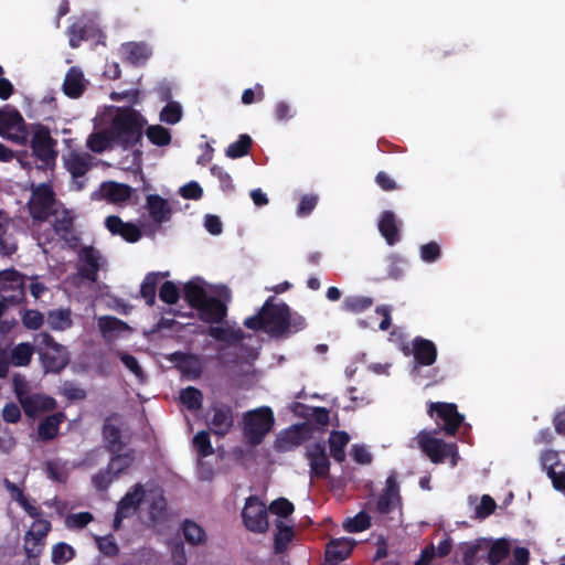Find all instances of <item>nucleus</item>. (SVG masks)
Instances as JSON below:
<instances>
[{
    "mask_svg": "<svg viewBox=\"0 0 565 565\" xmlns=\"http://www.w3.org/2000/svg\"><path fill=\"white\" fill-rule=\"evenodd\" d=\"M274 296L268 297L258 312L247 317L243 324L254 331H265L275 338H284L307 328L303 316L292 312L286 302H275Z\"/></svg>",
    "mask_w": 565,
    "mask_h": 565,
    "instance_id": "nucleus-1",
    "label": "nucleus"
},
{
    "mask_svg": "<svg viewBox=\"0 0 565 565\" xmlns=\"http://www.w3.org/2000/svg\"><path fill=\"white\" fill-rule=\"evenodd\" d=\"M146 125V118L131 106L118 107L109 125L114 143L125 150L134 148L141 141Z\"/></svg>",
    "mask_w": 565,
    "mask_h": 565,
    "instance_id": "nucleus-2",
    "label": "nucleus"
},
{
    "mask_svg": "<svg viewBox=\"0 0 565 565\" xmlns=\"http://www.w3.org/2000/svg\"><path fill=\"white\" fill-rule=\"evenodd\" d=\"M275 424L270 407L263 406L248 411L243 416V433L250 445H259Z\"/></svg>",
    "mask_w": 565,
    "mask_h": 565,
    "instance_id": "nucleus-3",
    "label": "nucleus"
},
{
    "mask_svg": "<svg viewBox=\"0 0 565 565\" xmlns=\"http://www.w3.org/2000/svg\"><path fill=\"white\" fill-rule=\"evenodd\" d=\"M56 145L57 141L52 138L46 126H35L30 147L34 158L41 162L36 166L38 169L46 170L47 168H53L55 166L57 157V151L55 150Z\"/></svg>",
    "mask_w": 565,
    "mask_h": 565,
    "instance_id": "nucleus-4",
    "label": "nucleus"
},
{
    "mask_svg": "<svg viewBox=\"0 0 565 565\" xmlns=\"http://www.w3.org/2000/svg\"><path fill=\"white\" fill-rule=\"evenodd\" d=\"M56 203L53 186L50 183H40L31 185V196L28 202L30 216L38 222L47 221L53 215V209Z\"/></svg>",
    "mask_w": 565,
    "mask_h": 565,
    "instance_id": "nucleus-5",
    "label": "nucleus"
},
{
    "mask_svg": "<svg viewBox=\"0 0 565 565\" xmlns=\"http://www.w3.org/2000/svg\"><path fill=\"white\" fill-rule=\"evenodd\" d=\"M0 292L3 301L19 305L25 299V275L14 268L0 271Z\"/></svg>",
    "mask_w": 565,
    "mask_h": 565,
    "instance_id": "nucleus-6",
    "label": "nucleus"
},
{
    "mask_svg": "<svg viewBox=\"0 0 565 565\" xmlns=\"http://www.w3.org/2000/svg\"><path fill=\"white\" fill-rule=\"evenodd\" d=\"M265 504L256 495L246 499L242 510V520L244 526L254 533H265L269 523Z\"/></svg>",
    "mask_w": 565,
    "mask_h": 565,
    "instance_id": "nucleus-7",
    "label": "nucleus"
},
{
    "mask_svg": "<svg viewBox=\"0 0 565 565\" xmlns=\"http://www.w3.org/2000/svg\"><path fill=\"white\" fill-rule=\"evenodd\" d=\"M0 135L20 145L26 142V126L19 110L0 109Z\"/></svg>",
    "mask_w": 565,
    "mask_h": 565,
    "instance_id": "nucleus-8",
    "label": "nucleus"
},
{
    "mask_svg": "<svg viewBox=\"0 0 565 565\" xmlns=\"http://www.w3.org/2000/svg\"><path fill=\"white\" fill-rule=\"evenodd\" d=\"M430 417L436 416L437 422H443V429L447 435L454 436L461 426L465 417L458 412L457 405L445 402H430L428 405Z\"/></svg>",
    "mask_w": 565,
    "mask_h": 565,
    "instance_id": "nucleus-9",
    "label": "nucleus"
},
{
    "mask_svg": "<svg viewBox=\"0 0 565 565\" xmlns=\"http://www.w3.org/2000/svg\"><path fill=\"white\" fill-rule=\"evenodd\" d=\"M422 451L434 462H444L449 456L456 455V445L446 444L444 440L433 437L429 433L420 431L417 435Z\"/></svg>",
    "mask_w": 565,
    "mask_h": 565,
    "instance_id": "nucleus-10",
    "label": "nucleus"
},
{
    "mask_svg": "<svg viewBox=\"0 0 565 565\" xmlns=\"http://www.w3.org/2000/svg\"><path fill=\"white\" fill-rule=\"evenodd\" d=\"M402 351L406 356L413 354L415 362L414 370L418 366L433 365L436 362L438 354L436 344L431 340L419 335L412 340V348L405 344L403 345Z\"/></svg>",
    "mask_w": 565,
    "mask_h": 565,
    "instance_id": "nucleus-11",
    "label": "nucleus"
},
{
    "mask_svg": "<svg viewBox=\"0 0 565 565\" xmlns=\"http://www.w3.org/2000/svg\"><path fill=\"white\" fill-rule=\"evenodd\" d=\"M306 458L309 461L310 475L319 479H326L330 472V461L326 452L323 441H317L306 447Z\"/></svg>",
    "mask_w": 565,
    "mask_h": 565,
    "instance_id": "nucleus-12",
    "label": "nucleus"
},
{
    "mask_svg": "<svg viewBox=\"0 0 565 565\" xmlns=\"http://www.w3.org/2000/svg\"><path fill=\"white\" fill-rule=\"evenodd\" d=\"M402 505L399 486L395 473H391L385 481V488L376 501V511L380 514H388L395 508Z\"/></svg>",
    "mask_w": 565,
    "mask_h": 565,
    "instance_id": "nucleus-13",
    "label": "nucleus"
},
{
    "mask_svg": "<svg viewBox=\"0 0 565 565\" xmlns=\"http://www.w3.org/2000/svg\"><path fill=\"white\" fill-rule=\"evenodd\" d=\"M118 420L119 415L115 413L107 416L103 424L102 435L108 452H119L125 446L121 440V428Z\"/></svg>",
    "mask_w": 565,
    "mask_h": 565,
    "instance_id": "nucleus-14",
    "label": "nucleus"
},
{
    "mask_svg": "<svg viewBox=\"0 0 565 565\" xmlns=\"http://www.w3.org/2000/svg\"><path fill=\"white\" fill-rule=\"evenodd\" d=\"M401 227L402 221L396 217L393 211L386 210L382 212L377 228L387 245L394 246L401 241Z\"/></svg>",
    "mask_w": 565,
    "mask_h": 565,
    "instance_id": "nucleus-15",
    "label": "nucleus"
},
{
    "mask_svg": "<svg viewBox=\"0 0 565 565\" xmlns=\"http://www.w3.org/2000/svg\"><path fill=\"white\" fill-rule=\"evenodd\" d=\"M20 405L26 416L35 417L40 413L54 411L57 406V403L52 396L41 393H29L20 402Z\"/></svg>",
    "mask_w": 565,
    "mask_h": 565,
    "instance_id": "nucleus-16",
    "label": "nucleus"
},
{
    "mask_svg": "<svg viewBox=\"0 0 565 565\" xmlns=\"http://www.w3.org/2000/svg\"><path fill=\"white\" fill-rule=\"evenodd\" d=\"M201 321L210 324L222 323L227 316V306L215 297H210L196 309Z\"/></svg>",
    "mask_w": 565,
    "mask_h": 565,
    "instance_id": "nucleus-17",
    "label": "nucleus"
},
{
    "mask_svg": "<svg viewBox=\"0 0 565 565\" xmlns=\"http://www.w3.org/2000/svg\"><path fill=\"white\" fill-rule=\"evenodd\" d=\"M105 226L113 235H118L128 243H136L142 236L139 226L131 222H124L118 215L107 216Z\"/></svg>",
    "mask_w": 565,
    "mask_h": 565,
    "instance_id": "nucleus-18",
    "label": "nucleus"
},
{
    "mask_svg": "<svg viewBox=\"0 0 565 565\" xmlns=\"http://www.w3.org/2000/svg\"><path fill=\"white\" fill-rule=\"evenodd\" d=\"M95 157L88 152L72 150L64 157V167L74 180L84 177L94 166Z\"/></svg>",
    "mask_w": 565,
    "mask_h": 565,
    "instance_id": "nucleus-19",
    "label": "nucleus"
},
{
    "mask_svg": "<svg viewBox=\"0 0 565 565\" xmlns=\"http://www.w3.org/2000/svg\"><path fill=\"white\" fill-rule=\"evenodd\" d=\"M79 258L82 265L78 267V275L90 282H96L100 269L99 252L93 246H86L82 248Z\"/></svg>",
    "mask_w": 565,
    "mask_h": 565,
    "instance_id": "nucleus-20",
    "label": "nucleus"
},
{
    "mask_svg": "<svg viewBox=\"0 0 565 565\" xmlns=\"http://www.w3.org/2000/svg\"><path fill=\"white\" fill-rule=\"evenodd\" d=\"M354 547V542L345 539H333L327 544L324 558L328 565H338L339 562L347 559Z\"/></svg>",
    "mask_w": 565,
    "mask_h": 565,
    "instance_id": "nucleus-21",
    "label": "nucleus"
},
{
    "mask_svg": "<svg viewBox=\"0 0 565 565\" xmlns=\"http://www.w3.org/2000/svg\"><path fill=\"white\" fill-rule=\"evenodd\" d=\"M233 409L226 404H221L213 407V415L211 418L212 431L218 436H225L233 427Z\"/></svg>",
    "mask_w": 565,
    "mask_h": 565,
    "instance_id": "nucleus-22",
    "label": "nucleus"
},
{
    "mask_svg": "<svg viewBox=\"0 0 565 565\" xmlns=\"http://www.w3.org/2000/svg\"><path fill=\"white\" fill-rule=\"evenodd\" d=\"M146 207L150 218L157 224H162L171 218L172 209L169 202L158 194L147 196Z\"/></svg>",
    "mask_w": 565,
    "mask_h": 565,
    "instance_id": "nucleus-23",
    "label": "nucleus"
},
{
    "mask_svg": "<svg viewBox=\"0 0 565 565\" xmlns=\"http://www.w3.org/2000/svg\"><path fill=\"white\" fill-rule=\"evenodd\" d=\"M39 354L46 373H60L68 363L63 345L40 352Z\"/></svg>",
    "mask_w": 565,
    "mask_h": 565,
    "instance_id": "nucleus-24",
    "label": "nucleus"
},
{
    "mask_svg": "<svg viewBox=\"0 0 565 565\" xmlns=\"http://www.w3.org/2000/svg\"><path fill=\"white\" fill-rule=\"evenodd\" d=\"M66 420L64 412H56L47 415L44 419L39 423L38 426V438L41 441H51L58 435L60 426Z\"/></svg>",
    "mask_w": 565,
    "mask_h": 565,
    "instance_id": "nucleus-25",
    "label": "nucleus"
},
{
    "mask_svg": "<svg viewBox=\"0 0 565 565\" xmlns=\"http://www.w3.org/2000/svg\"><path fill=\"white\" fill-rule=\"evenodd\" d=\"M146 495L145 487L141 483H137L132 487L130 491H128L118 502L117 509L119 510V513L131 516L135 514L140 504L142 503Z\"/></svg>",
    "mask_w": 565,
    "mask_h": 565,
    "instance_id": "nucleus-26",
    "label": "nucleus"
},
{
    "mask_svg": "<svg viewBox=\"0 0 565 565\" xmlns=\"http://www.w3.org/2000/svg\"><path fill=\"white\" fill-rule=\"evenodd\" d=\"M54 214L53 230L56 235L65 242L70 243L74 241L76 243L78 238L73 235L74 216L72 212L64 209L62 212H55Z\"/></svg>",
    "mask_w": 565,
    "mask_h": 565,
    "instance_id": "nucleus-27",
    "label": "nucleus"
},
{
    "mask_svg": "<svg viewBox=\"0 0 565 565\" xmlns=\"http://www.w3.org/2000/svg\"><path fill=\"white\" fill-rule=\"evenodd\" d=\"M85 89L83 72L75 66L71 67L63 82L64 94L70 98L76 99L84 94Z\"/></svg>",
    "mask_w": 565,
    "mask_h": 565,
    "instance_id": "nucleus-28",
    "label": "nucleus"
},
{
    "mask_svg": "<svg viewBox=\"0 0 565 565\" xmlns=\"http://www.w3.org/2000/svg\"><path fill=\"white\" fill-rule=\"evenodd\" d=\"M3 487L9 492L11 499L19 503V505L28 513L31 518L41 516L40 508L31 504L29 502L28 497L24 494L23 490L18 487L15 483L10 481L8 478L3 479Z\"/></svg>",
    "mask_w": 565,
    "mask_h": 565,
    "instance_id": "nucleus-29",
    "label": "nucleus"
},
{
    "mask_svg": "<svg viewBox=\"0 0 565 565\" xmlns=\"http://www.w3.org/2000/svg\"><path fill=\"white\" fill-rule=\"evenodd\" d=\"M168 360L174 363L183 373H201L199 356L193 353L175 351L168 355Z\"/></svg>",
    "mask_w": 565,
    "mask_h": 565,
    "instance_id": "nucleus-30",
    "label": "nucleus"
},
{
    "mask_svg": "<svg viewBox=\"0 0 565 565\" xmlns=\"http://www.w3.org/2000/svg\"><path fill=\"white\" fill-rule=\"evenodd\" d=\"M207 334L218 342H224L228 345L238 344L244 338V332L238 329L230 327L211 326L207 329Z\"/></svg>",
    "mask_w": 565,
    "mask_h": 565,
    "instance_id": "nucleus-31",
    "label": "nucleus"
},
{
    "mask_svg": "<svg viewBox=\"0 0 565 565\" xmlns=\"http://www.w3.org/2000/svg\"><path fill=\"white\" fill-rule=\"evenodd\" d=\"M489 547V540L476 539L471 542H462L459 544V550L462 553L463 565H476L480 552L487 551Z\"/></svg>",
    "mask_w": 565,
    "mask_h": 565,
    "instance_id": "nucleus-32",
    "label": "nucleus"
},
{
    "mask_svg": "<svg viewBox=\"0 0 565 565\" xmlns=\"http://www.w3.org/2000/svg\"><path fill=\"white\" fill-rule=\"evenodd\" d=\"M330 456L339 463L345 460V447L350 436L344 430H333L329 436Z\"/></svg>",
    "mask_w": 565,
    "mask_h": 565,
    "instance_id": "nucleus-33",
    "label": "nucleus"
},
{
    "mask_svg": "<svg viewBox=\"0 0 565 565\" xmlns=\"http://www.w3.org/2000/svg\"><path fill=\"white\" fill-rule=\"evenodd\" d=\"M182 291L184 300L195 310L209 298L205 288L198 281H188Z\"/></svg>",
    "mask_w": 565,
    "mask_h": 565,
    "instance_id": "nucleus-34",
    "label": "nucleus"
},
{
    "mask_svg": "<svg viewBox=\"0 0 565 565\" xmlns=\"http://www.w3.org/2000/svg\"><path fill=\"white\" fill-rule=\"evenodd\" d=\"M105 198L113 203H121L130 199L132 188L128 184L115 181L107 182L103 185Z\"/></svg>",
    "mask_w": 565,
    "mask_h": 565,
    "instance_id": "nucleus-35",
    "label": "nucleus"
},
{
    "mask_svg": "<svg viewBox=\"0 0 565 565\" xmlns=\"http://www.w3.org/2000/svg\"><path fill=\"white\" fill-rule=\"evenodd\" d=\"M111 454V457H110V460L108 462L109 465V468L114 470V476L115 477H118L119 475H121L122 472H125L126 470H128L135 459H136V451L135 449H128L127 451L125 452H110Z\"/></svg>",
    "mask_w": 565,
    "mask_h": 565,
    "instance_id": "nucleus-36",
    "label": "nucleus"
},
{
    "mask_svg": "<svg viewBox=\"0 0 565 565\" xmlns=\"http://www.w3.org/2000/svg\"><path fill=\"white\" fill-rule=\"evenodd\" d=\"M276 529L277 531L274 535V551L276 554H282L295 536L294 527L286 525L282 521H277Z\"/></svg>",
    "mask_w": 565,
    "mask_h": 565,
    "instance_id": "nucleus-37",
    "label": "nucleus"
},
{
    "mask_svg": "<svg viewBox=\"0 0 565 565\" xmlns=\"http://www.w3.org/2000/svg\"><path fill=\"white\" fill-rule=\"evenodd\" d=\"M122 51L126 60L135 65L145 63L151 55V51L143 43H127L122 46Z\"/></svg>",
    "mask_w": 565,
    "mask_h": 565,
    "instance_id": "nucleus-38",
    "label": "nucleus"
},
{
    "mask_svg": "<svg viewBox=\"0 0 565 565\" xmlns=\"http://www.w3.org/2000/svg\"><path fill=\"white\" fill-rule=\"evenodd\" d=\"M114 143L109 127L105 130L93 132L88 136L86 146L95 153H102Z\"/></svg>",
    "mask_w": 565,
    "mask_h": 565,
    "instance_id": "nucleus-39",
    "label": "nucleus"
},
{
    "mask_svg": "<svg viewBox=\"0 0 565 565\" xmlns=\"http://www.w3.org/2000/svg\"><path fill=\"white\" fill-rule=\"evenodd\" d=\"M35 347L29 342L17 344L10 353V362L14 366H26L32 360Z\"/></svg>",
    "mask_w": 565,
    "mask_h": 565,
    "instance_id": "nucleus-40",
    "label": "nucleus"
},
{
    "mask_svg": "<svg viewBox=\"0 0 565 565\" xmlns=\"http://www.w3.org/2000/svg\"><path fill=\"white\" fill-rule=\"evenodd\" d=\"M487 551L488 563L490 565H498L509 555L510 545L509 542L504 539H499L494 542L489 541V547Z\"/></svg>",
    "mask_w": 565,
    "mask_h": 565,
    "instance_id": "nucleus-41",
    "label": "nucleus"
},
{
    "mask_svg": "<svg viewBox=\"0 0 565 565\" xmlns=\"http://www.w3.org/2000/svg\"><path fill=\"white\" fill-rule=\"evenodd\" d=\"M47 324L51 329L63 331L72 327L70 309H54L47 312Z\"/></svg>",
    "mask_w": 565,
    "mask_h": 565,
    "instance_id": "nucleus-42",
    "label": "nucleus"
},
{
    "mask_svg": "<svg viewBox=\"0 0 565 565\" xmlns=\"http://www.w3.org/2000/svg\"><path fill=\"white\" fill-rule=\"evenodd\" d=\"M252 145L253 140L249 135H239L236 141L228 145L225 150V154L232 159L245 157L249 153Z\"/></svg>",
    "mask_w": 565,
    "mask_h": 565,
    "instance_id": "nucleus-43",
    "label": "nucleus"
},
{
    "mask_svg": "<svg viewBox=\"0 0 565 565\" xmlns=\"http://www.w3.org/2000/svg\"><path fill=\"white\" fill-rule=\"evenodd\" d=\"M373 305V298L366 296H348L342 302V310L352 313H360Z\"/></svg>",
    "mask_w": 565,
    "mask_h": 565,
    "instance_id": "nucleus-44",
    "label": "nucleus"
},
{
    "mask_svg": "<svg viewBox=\"0 0 565 565\" xmlns=\"http://www.w3.org/2000/svg\"><path fill=\"white\" fill-rule=\"evenodd\" d=\"M183 536L191 545H199L205 542V531L194 521L185 520L182 525Z\"/></svg>",
    "mask_w": 565,
    "mask_h": 565,
    "instance_id": "nucleus-45",
    "label": "nucleus"
},
{
    "mask_svg": "<svg viewBox=\"0 0 565 565\" xmlns=\"http://www.w3.org/2000/svg\"><path fill=\"white\" fill-rule=\"evenodd\" d=\"M159 282V274L149 273L146 275L141 287L140 295L148 306H153L156 301L157 285Z\"/></svg>",
    "mask_w": 565,
    "mask_h": 565,
    "instance_id": "nucleus-46",
    "label": "nucleus"
},
{
    "mask_svg": "<svg viewBox=\"0 0 565 565\" xmlns=\"http://www.w3.org/2000/svg\"><path fill=\"white\" fill-rule=\"evenodd\" d=\"M149 141L158 147H164L171 142L170 130L161 125H151L145 131Z\"/></svg>",
    "mask_w": 565,
    "mask_h": 565,
    "instance_id": "nucleus-47",
    "label": "nucleus"
},
{
    "mask_svg": "<svg viewBox=\"0 0 565 565\" xmlns=\"http://www.w3.org/2000/svg\"><path fill=\"white\" fill-rule=\"evenodd\" d=\"M181 403L190 411H199L202 407L203 394L193 386H188L181 391Z\"/></svg>",
    "mask_w": 565,
    "mask_h": 565,
    "instance_id": "nucleus-48",
    "label": "nucleus"
},
{
    "mask_svg": "<svg viewBox=\"0 0 565 565\" xmlns=\"http://www.w3.org/2000/svg\"><path fill=\"white\" fill-rule=\"evenodd\" d=\"M98 326L103 334L121 332L130 329L125 321L113 316L100 317Z\"/></svg>",
    "mask_w": 565,
    "mask_h": 565,
    "instance_id": "nucleus-49",
    "label": "nucleus"
},
{
    "mask_svg": "<svg viewBox=\"0 0 565 565\" xmlns=\"http://www.w3.org/2000/svg\"><path fill=\"white\" fill-rule=\"evenodd\" d=\"M74 556H75V551L71 545H68L64 542H60V543L53 545L52 558H51L53 564H55V565L65 564V563L70 562Z\"/></svg>",
    "mask_w": 565,
    "mask_h": 565,
    "instance_id": "nucleus-50",
    "label": "nucleus"
},
{
    "mask_svg": "<svg viewBox=\"0 0 565 565\" xmlns=\"http://www.w3.org/2000/svg\"><path fill=\"white\" fill-rule=\"evenodd\" d=\"M21 321L25 329L35 331L44 324V315L35 309H24Z\"/></svg>",
    "mask_w": 565,
    "mask_h": 565,
    "instance_id": "nucleus-51",
    "label": "nucleus"
},
{
    "mask_svg": "<svg viewBox=\"0 0 565 565\" xmlns=\"http://www.w3.org/2000/svg\"><path fill=\"white\" fill-rule=\"evenodd\" d=\"M193 446L201 458L211 456L214 452L210 440V434L205 430H201L194 436Z\"/></svg>",
    "mask_w": 565,
    "mask_h": 565,
    "instance_id": "nucleus-52",
    "label": "nucleus"
},
{
    "mask_svg": "<svg viewBox=\"0 0 565 565\" xmlns=\"http://www.w3.org/2000/svg\"><path fill=\"white\" fill-rule=\"evenodd\" d=\"M115 478L114 470L107 465L105 469L99 470L93 476L92 483L97 491H106Z\"/></svg>",
    "mask_w": 565,
    "mask_h": 565,
    "instance_id": "nucleus-53",
    "label": "nucleus"
},
{
    "mask_svg": "<svg viewBox=\"0 0 565 565\" xmlns=\"http://www.w3.org/2000/svg\"><path fill=\"white\" fill-rule=\"evenodd\" d=\"M371 526V518L365 512H359L344 524V527L350 533L362 532Z\"/></svg>",
    "mask_w": 565,
    "mask_h": 565,
    "instance_id": "nucleus-54",
    "label": "nucleus"
},
{
    "mask_svg": "<svg viewBox=\"0 0 565 565\" xmlns=\"http://www.w3.org/2000/svg\"><path fill=\"white\" fill-rule=\"evenodd\" d=\"M60 394L66 397L68 401H83L86 398L87 393L83 387H79L72 381H65L61 388Z\"/></svg>",
    "mask_w": 565,
    "mask_h": 565,
    "instance_id": "nucleus-55",
    "label": "nucleus"
},
{
    "mask_svg": "<svg viewBox=\"0 0 565 565\" xmlns=\"http://www.w3.org/2000/svg\"><path fill=\"white\" fill-rule=\"evenodd\" d=\"M70 46L76 49L88 38L87 25L76 22L68 28Z\"/></svg>",
    "mask_w": 565,
    "mask_h": 565,
    "instance_id": "nucleus-56",
    "label": "nucleus"
},
{
    "mask_svg": "<svg viewBox=\"0 0 565 565\" xmlns=\"http://www.w3.org/2000/svg\"><path fill=\"white\" fill-rule=\"evenodd\" d=\"M181 116V106L178 103L171 102L168 103L161 110L160 120L169 125H174L180 121Z\"/></svg>",
    "mask_w": 565,
    "mask_h": 565,
    "instance_id": "nucleus-57",
    "label": "nucleus"
},
{
    "mask_svg": "<svg viewBox=\"0 0 565 565\" xmlns=\"http://www.w3.org/2000/svg\"><path fill=\"white\" fill-rule=\"evenodd\" d=\"M159 298L161 301L168 305H174L178 302L180 298L179 288L175 286L174 282L167 280L160 287Z\"/></svg>",
    "mask_w": 565,
    "mask_h": 565,
    "instance_id": "nucleus-58",
    "label": "nucleus"
},
{
    "mask_svg": "<svg viewBox=\"0 0 565 565\" xmlns=\"http://www.w3.org/2000/svg\"><path fill=\"white\" fill-rule=\"evenodd\" d=\"M35 521L32 524L31 530L25 534L26 537H35L38 541H44L45 536L51 531V522L44 519L34 518Z\"/></svg>",
    "mask_w": 565,
    "mask_h": 565,
    "instance_id": "nucleus-59",
    "label": "nucleus"
},
{
    "mask_svg": "<svg viewBox=\"0 0 565 565\" xmlns=\"http://www.w3.org/2000/svg\"><path fill=\"white\" fill-rule=\"evenodd\" d=\"M294 510V504L286 498H278L269 505V511L280 518L289 516Z\"/></svg>",
    "mask_w": 565,
    "mask_h": 565,
    "instance_id": "nucleus-60",
    "label": "nucleus"
},
{
    "mask_svg": "<svg viewBox=\"0 0 565 565\" xmlns=\"http://www.w3.org/2000/svg\"><path fill=\"white\" fill-rule=\"evenodd\" d=\"M497 508V503L492 497L484 494L481 497L480 503L476 507V518L483 520L491 515Z\"/></svg>",
    "mask_w": 565,
    "mask_h": 565,
    "instance_id": "nucleus-61",
    "label": "nucleus"
},
{
    "mask_svg": "<svg viewBox=\"0 0 565 565\" xmlns=\"http://www.w3.org/2000/svg\"><path fill=\"white\" fill-rule=\"evenodd\" d=\"M93 514L90 512H78L70 514L66 520V526L70 529H83L93 521Z\"/></svg>",
    "mask_w": 565,
    "mask_h": 565,
    "instance_id": "nucleus-62",
    "label": "nucleus"
},
{
    "mask_svg": "<svg viewBox=\"0 0 565 565\" xmlns=\"http://www.w3.org/2000/svg\"><path fill=\"white\" fill-rule=\"evenodd\" d=\"M211 173L216 177L220 181L221 189L223 191H233L234 190V183L231 174L224 170L223 167L220 166H213L211 167Z\"/></svg>",
    "mask_w": 565,
    "mask_h": 565,
    "instance_id": "nucleus-63",
    "label": "nucleus"
},
{
    "mask_svg": "<svg viewBox=\"0 0 565 565\" xmlns=\"http://www.w3.org/2000/svg\"><path fill=\"white\" fill-rule=\"evenodd\" d=\"M318 196L315 194L303 195L297 207V215L300 217L308 216L317 206Z\"/></svg>",
    "mask_w": 565,
    "mask_h": 565,
    "instance_id": "nucleus-64",
    "label": "nucleus"
}]
</instances>
